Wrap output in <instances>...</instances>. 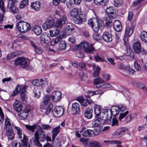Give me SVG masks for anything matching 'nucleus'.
I'll list each match as a JSON object with an SVG mask.
<instances>
[{"label": "nucleus", "mask_w": 147, "mask_h": 147, "mask_svg": "<svg viewBox=\"0 0 147 147\" xmlns=\"http://www.w3.org/2000/svg\"><path fill=\"white\" fill-rule=\"evenodd\" d=\"M32 31L36 35H39L41 34L42 30L41 27L39 26H35L33 27Z\"/></svg>", "instance_id": "obj_28"}, {"label": "nucleus", "mask_w": 147, "mask_h": 147, "mask_svg": "<svg viewBox=\"0 0 147 147\" xmlns=\"http://www.w3.org/2000/svg\"><path fill=\"white\" fill-rule=\"evenodd\" d=\"M89 25L92 28L94 31L97 32L99 30V28L102 26V23L100 21H97L96 19H92L88 22Z\"/></svg>", "instance_id": "obj_4"}, {"label": "nucleus", "mask_w": 147, "mask_h": 147, "mask_svg": "<svg viewBox=\"0 0 147 147\" xmlns=\"http://www.w3.org/2000/svg\"><path fill=\"white\" fill-rule=\"evenodd\" d=\"M104 83V81L99 78H95L94 81V83L96 85V87L97 88L102 87Z\"/></svg>", "instance_id": "obj_17"}, {"label": "nucleus", "mask_w": 147, "mask_h": 147, "mask_svg": "<svg viewBox=\"0 0 147 147\" xmlns=\"http://www.w3.org/2000/svg\"><path fill=\"white\" fill-rule=\"evenodd\" d=\"M31 7L35 10H38L40 7V2L39 1H36L32 3L31 5Z\"/></svg>", "instance_id": "obj_21"}, {"label": "nucleus", "mask_w": 147, "mask_h": 147, "mask_svg": "<svg viewBox=\"0 0 147 147\" xmlns=\"http://www.w3.org/2000/svg\"><path fill=\"white\" fill-rule=\"evenodd\" d=\"M6 135L8 137L9 139L12 140L14 137V134L12 129H6Z\"/></svg>", "instance_id": "obj_25"}, {"label": "nucleus", "mask_w": 147, "mask_h": 147, "mask_svg": "<svg viewBox=\"0 0 147 147\" xmlns=\"http://www.w3.org/2000/svg\"><path fill=\"white\" fill-rule=\"evenodd\" d=\"M46 136L43 134H39L38 131H36L34 134V137H33V140L34 144L38 147H42V145L40 143L39 140L41 142H44L46 140Z\"/></svg>", "instance_id": "obj_2"}, {"label": "nucleus", "mask_w": 147, "mask_h": 147, "mask_svg": "<svg viewBox=\"0 0 147 147\" xmlns=\"http://www.w3.org/2000/svg\"><path fill=\"white\" fill-rule=\"evenodd\" d=\"M102 38L104 41L107 42H111L112 40L111 36L107 32L103 33Z\"/></svg>", "instance_id": "obj_16"}, {"label": "nucleus", "mask_w": 147, "mask_h": 147, "mask_svg": "<svg viewBox=\"0 0 147 147\" xmlns=\"http://www.w3.org/2000/svg\"><path fill=\"white\" fill-rule=\"evenodd\" d=\"M54 25V20L52 18L48 19L43 25V28L46 30L47 29L52 28Z\"/></svg>", "instance_id": "obj_7"}, {"label": "nucleus", "mask_w": 147, "mask_h": 147, "mask_svg": "<svg viewBox=\"0 0 147 147\" xmlns=\"http://www.w3.org/2000/svg\"><path fill=\"white\" fill-rule=\"evenodd\" d=\"M51 97L48 95H46L43 98V101L41 105H48V102L50 100Z\"/></svg>", "instance_id": "obj_43"}, {"label": "nucleus", "mask_w": 147, "mask_h": 147, "mask_svg": "<svg viewBox=\"0 0 147 147\" xmlns=\"http://www.w3.org/2000/svg\"><path fill=\"white\" fill-rule=\"evenodd\" d=\"M93 102L92 100L84 99L81 103L82 105L84 107L87 106L88 104H92Z\"/></svg>", "instance_id": "obj_41"}, {"label": "nucleus", "mask_w": 147, "mask_h": 147, "mask_svg": "<svg viewBox=\"0 0 147 147\" xmlns=\"http://www.w3.org/2000/svg\"><path fill=\"white\" fill-rule=\"evenodd\" d=\"M0 8L1 10L4 12L5 11L4 7V3L3 0H0Z\"/></svg>", "instance_id": "obj_56"}, {"label": "nucleus", "mask_w": 147, "mask_h": 147, "mask_svg": "<svg viewBox=\"0 0 147 147\" xmlns=\"http://www.w3.org/2000/svg\"><path fill=\"white\" fill-rule=\"evenodd\" d=\"M40 107L42 111L47 115L50 113L52 109L53 105L51 103L49 105H41Z\"/></svg>", "instance_id": "obj_6"}, {"label": "nucleus", "mask_w": 147, "mask_h": 147, "mask_svg": "<svg viewBox=\"0 0 147 147\" xmlns=\"http://www.w3.org/2000/svg\"><path fill=\"white\" fill-rule=\"evenodd\" d=\"M79 9L78 8L73 9L71 12V15L72 17H76L79 14Z\"/></svg>", "instance_id": "obj_38"}, {"label": "nucleus", "mask_w": 147, "mask_h": 147, "mask_svg": "<svg viewBox=\"0 0 147 147\" xmlns=\"http://www.w3.org/2000/svg\"><path fill=\"white\" fill-rule=\"evenodd\" d=\"M83 35L86 38H88L90 36L89 32L86 30H84L83 31Z\"/></svg>", "instance_id": "obj_63"}, {"label": "nucleus", "mask_w": 147, "mask_h": 147, "mask_svg": "<svg viewBox=\"0 0 147 147\" xmlns=\"http://www.w3.org/2000/svg\"><path fill=\"white\" fill-rule=\"evenodd\" d=\"M94 133V131L92 130H87L84 131L83 132L82 135L84 137H90Z\"/></svg>", "instance_id": "obj_33"}, {"label": "nucleus", "mask_w": 147, "mask_h": 147, "mask_svg": "<svg viewBox=\"0 0 147 147\" xmlns=\"http://www.w3.org/2000/svg\"><path fill=\"white\" fill-rule=\"evenodd\" d=\"M113 26L115 30L117 32H120L122 29V26L121 22L118 20L114 21Z\"/></svg>", "instance_id": "obj_13"}, {"label": "nucleus", "mask_w": 147, "mask_h": 147, "mask_svg": "<svg viewBox=\"0 0 147 147\" xmlns=\"http://www.w3.org/2000/svg\"><path fill=\"white\" fill-rule=\"evenodd\" d=\"M100 120L99 119H96L94 120L92 122V125L93 127H96L98 126L99 124H101V122L100 121Z\"/></svg>", "instance_id": "obj_47"}, {"label": "nucleus", "mask_w": 147, "mask_h": 147, "mask_svg": "<svg viewBox=\"0 0 147 147\" xmlns=\"http://www.w3.org/2000/svg\"><path fill=\"white\" fill-rule=\"evenodd\" d=\"M133 47L134 51L136 53L139 54L141 51V44L140 42H137L134 43Z\"/></svg>", "instance_id": "obj_14"}, {"label": "nucleus", "mask_w": 147, "mask_h": 147, "mask_svg": "<svg viewBox=\"0 0 147 147\" xmlns=\"http://www.w3.org/2000/svg\"><path fill=\"white\" fill-rule=\"evenodd\" d=\"M126 129L125 128H121L117 130L115 132V135L117 137H121L125 133Z\"/></svg>", "instance_id": "obj_23"}, {"label": "nucleus", "mask_w": 147, "mask_h": 147, "mask_svg": "<svg viewBox=\"0 0 147 147\" xmlns=\"http://www.w3.org/2000/svg\"><path fill=\"white\" fill-rule=\"evenodd\" d=\"M76 49L79 50L83 49L84 51L87 53H92L95 51V49L91 44L89 45L87 42H83L76 47Z\"/></svg>", "instance_id": "obj_1"}, {"label": "nucleus", "mask_w": 147, "mask_h": 147, "mask_svg": "<svg viewBox=\"0 0 147 147\" xmlns=\"http://www.w3.org/2000/svg\"><path fill=\"white\" fill-rule=\"evenodd\" d=\"M88 147H101V144L96 141L90 142L88 144Z\"/></svg>", "instance_id": "obj_29"}, {"label": "nucleus", "mask_w": 147, "mask_h": 147, "mask_svg": "<svg viewBox=\"0 0 147 147\" xmlns=\"http://www.w3.org/2000/svg\"><path fill=\"white\" fill-rule=\"evenodd\" d=\"M13 108L17 111L20 112L22 111L23 106L21 102L18 100H16L13 104Z\"/></svg>", "instance_id": "obj_12"}, {"label": "nucleus", "mask_w": 147, "mask_h": 147, "mask_svg": "<svg viewBox=\"0 0 147 147\" xmlns=\"http://www.w3.org/2000/svg\"><path fill=\"white\" fill-rule=\"evenodd\" d=\"M60 128V126L54 128L52 131V140H54L59 131Z\"/></svg>", "instance_id": "obj_24"}, {"label": "nucleus", "mask_w": 147, "mask_h": 147, "mask_svg": "<svg viewBox=\"0 0 147 147\" xmlns=\"http://www.w3.org/2000/svg\"><path fill=\"white\" fill-rule=\"evenodd\" d=\"M20 96L22 100L26 101L27 100V97L25 93L21 92Z\"/></svg>", "instance_id": "obj_61"}, {"label": "nucleus", "mask_w": 147, "mask_h": 147, "mask_svg": "<svg viewBox=\"0 0 147 147\" xmlns=\"http://www.w3.org/2000/svg\"><path fill=\"white\" fill-rule=\"evenodd\" d=\"M94 112L95 117L96 118H98L101 112L100 107L97 105H95L94 106Z\"/></svg>", "instance_id": "obj_26"}, {"label": "nucleus", "mask_w": 147, "mask_h": 147, "mask_svg": "<svg viewBox=\"0 0 147 147\" xmlns=\"http://www.w3.org/2000/svg\"><path fill=\"white\" fill-rule=\"evenodd\" d=\"M98 119H100V121L101 122V124H106L108 122L107 117L106 116L104 112L102 113L101 116Z\"/></svg>", "instance_id": "obj_31"}, {"label": "nucleus", "mask_w": 147, "mask_h": 147, "mask_svg": "<svg viewBox=\"0 0 147 147\" xmlns=\"http://www.w3.org/2000/svg\"><path fill=\"white\" fill-rule=\"evenodd\" d=\"M71 111L74 114H78L80 112L79 104L77 102H74L72 105Z\"/></svg>", "instance_id": "obj_9"}, {"label": "nucleus", "mask_w": 147, "mask_h": 147, "mask_svg": "<svg viewBox=\"0 0 147 147\" xmlns=\"http://www.w3.org/2000/svg\"><path fill=\"white\" fill-rule=\"evenodd\" d=\"M104 113L106 116L107 117V121H109L111 122V121L112 118V115L110 109H107L105 110Z\"/></svg>", "instance_id": "obj_30"}, {"label": "nucleus", "mask_w": 147, "mask_h": 147, "mask_svg": "<svg viewBox=\"0 0 147 147\" xmlns=\"http://www.w3.org/2000/svg\"><path fill=\"white\" fill-rule=\"evenodd\" d=\"M65 20H62V19H59L56 22L55 27L57 28H60L64 26L65 24Z\"/></svg>", "instance_id": "obj_18"}, {"label": "nucleus", "mask_w": 147, "mask_h": 147, "mask_svg": "<svg viewBox=\"0 0 147 147\" xmlns=\"http://www.w3.org/2000/svg\"><path fill=\"white\" fill-rule=\"evenodd\" d=\"M25 126L27 129L31 131L32 132H34V131L36 127V125L35 124L32 126L28 125H25Z\"/></svg>", "instance_id": "obj_45"}, {"label": "nucleus", "mask_w": 147, "mask_h": 147, "mask_svg": "<svg viewBox=\"0 0 147 147\" xmlns=\"http://www.w3.org/2000/svg\"><path fill=\"white\" fill-rule=\"evenodd\" d=\"M17 29L20 32L25 33L29 31L31 26L29 24L23 21H19L16 25Z\"/></svg>", "instance_id": "obj_3"}, {"label": "nucleus", "mask_w": 147, "mask_h": 147, "mask_svg": "<svg viewBox=\"0 0 147 147\" xmlns=\"http://www.w3.org/2000/svg\"><path fill=\"white\" fill-rule=\"evenodd\" d=\"M15 128L16 129L19 137L20 138H22V129H20V128L15 126Z\"/></svg>", "instance_id": "obj_51"}, {"label": "nucleus", "mask_w": 147, "mask_h": 147, "mask_svg": "<svg viewBox=\"0 0 147 147\" xmlns=\"http://www.w3.org/2000/svg\"><path fill=\"white\" fill-rule=\"evenodd\" d=\"M64 113V110L63 108L60 106L56 107L52 111V113L54 116L58 117L62 116Z\"/></svg>", "instance_id": "obj_5"}, {"label": "nucleus", "mask_w": 147, "mask_h": 147, "mask_svg": "<svg viewBox=\"0 0 147 147\" xmlns=\"http://www.w3.org/2000/svg\"><path fill=\"white\" fill-rule=\"evenodd\" d=\"M18 55V53L16 52L9 53L7 56V59L8 60H9L13 57H16Z\"/></svg>", "instance_id": "obj_44"}, {"label": "nucleus", "mask_w": 147, "mask_h": 147, "mask_svg": "<svg viewBox=\"0 0 147 147\" xmlns=\"http://www.w3.org/2000/svg\"><path fill=\"white\" fill-rule=\"evenodd\" d=\"M7 7H9L11 12L13 13H17L18 12V9L15 7L14 3L11 0H9L8 2Z\"/></svg>", "instance_id": "obj_8"}, {"label": "nucleus", "mask_w": 147, "mask_h": 147, "mask_svg": "<svg viewBox=\"0 0 147 147\" xmlns=\"http://www.w3.org/2000/svg\"><path fill=\"white\" fill-rule=\"evenodd\" d=\"M110 110L112 115H113L114 117L117 115L119 113V110L118 106H112L111 109Z\"/></svg>", "instance_id": "obj_22"}, {"label": "nucleus", "mask_w": 147, "mask_h": 147, "mask_svg": "<svg viewBox=\"0 0 147 147\" xmlns=\"http://www.w3.org/2000/svg\"><path fill=\"white\" fill-rule=\"evenodd\" d=\"M24 61H24L25 62H23V61H22V64L21 65V66L23 68H26V67L28 66L27 61L24 58Z\"/></svg>", "instance_id": "obj_62"}, {"label": "nucleus", "mask_w": 147, "mask_h": 147, "mask_svg": "<svg viewBox=\"0 0 147 147\" xmlns=\"http://www.w3.org/2000/svg\"><path fill=\"white\" fill-rule=\"evenodd\" d=\"M60 32L59 30L56 29L50 31V33L51 37L56 36L59 35Z\"/></svg>", "instance_id": "obj_42"}, {"label": "nucleus", "mask_w": 147, "mask_h": 147, "mask_svg": "<svg viewBox=\"0 0 147 147\" xmlns=\"http://www.w3.org/2000/svg\"><path fill=\"white\" fill-rule=\"evenodd\" d=\"M125 70H128L129 74H133L134 72V69L129 68V67L128 66H126Z\"/></svg>", "instance_id": "obj_52"}, {"label": "nucleus", "mask_w": 147, "mask_h": 147, "mask_svg": "<svg viewBox=\"0 0 147 147\" xmlns=\"http://www.w3.org/2000/svg\"><path fill=\"white\" fill-rule=\"evenodd\" d=\"M104 23H105V25L107 27L110 28L113 25L112 19L109 17H105L103 20Z\"/></svg>", "instance_id": "obj_15"}, {"label": "nucleus", "mask_w": 147, "mask_h": 147, "mask_svg": "<svg viewBox=\"0 0 147 147\" xmlns=\"http://www.w3.org/2000/svg\"><path fill=\"white\" fill-rule=\"evenodd\" d=\"M92 108H90L89 107L87 108L84 111L85 117L88 119H90L92 116Z\"/></svg>", "instance_id": "obj_20"}, {"label": "nucleus", "mask_w": 147, "mask_h": 147, "mask_svg": "<svg viewBox=\"0 0 147 147\" xmlns=\"http://www.w3.org/2000/svg\"><path fill=\"white\" fill-rule=\"evenodd\" d=\"M28 114V111L26 110L21 111L20 114H18V115L20 119H24L27 118Z\"/></svg>", "instance_id": "obj_19"}, {"label": "nucleus", "mask_w": 147, "mask_h": 147, "mask_svg": "<svg viewBox=\"0 0 147 147\" xmlns=\"http://www.w3.org/2000/svg\"><path fill=\"white\" fill-rule=\"evenodd\" d=\"M105 11L107 14L108 15L113 11H115V10L112 7L110 6L106 9Z\"/></svg>", "instance_id": "obj_49"}, {"label": "nucleus", "mask_w": 147, "mask_h": 147, "mask_svg": "<svg viewBox=\"0 0 147 147\" xmlns=\"http://www.w3.org/2000/svg\"><path fill=\"white\" fill-rule=\"evenodd\" d=\"M22 146H27L28 144V138L24 134L22 140Z\"/></svg>", "instance_id": "obj_39"}, {"label": "nucleus", "mask_w": 147, "mask_h": 147, "mask_svg": "<svg viewBox=\"0 0 147 147\" xmlns=\"http://www.w3.org/2000/svg\"><path fill=\"white\" fill-rule=\"evenodd\" d=\"M34 50L35 52L39 54H41L43 53V51L42 49L38 47H36L35 49H34Z\"/></svg>", "instance_id": "obj_58"}, {"label": "nucleus", "mask_w": 147, "mask_h": 147, "mask_svg": "<svg viewBox=\"0 0 147 147\" xmlns=\"http://www.w3.org/2000/svg\"><path fill=\"white\" fill-rule=\"evenodd\" d=\"M140 38L142 41L147 43V32L145 31L142 32L140 34Z\"/></svg>", "instance_id": "obj_34"}, {"label": "nucleus", "mask_w": 147, "mask_h": 147, "mask_svg": "<svg viewBox=\"0 0 147 147\" xmlns=\"http://www.w3.org/2000/svg\"><path fill=\"white\" fill-rule=\"evenodd\" d=\"M118 107L119 110H120L122 112H123L126 109V107L121 104L119 105Z\"/></svg>", "instance_id": "obj_53"}, {"label": "nucleus", "mask_w": 147, "mask_h": 147, "mask_svg": "<svg viewBox=\"0 0 147 147\" xmlns=\"http://www.w3.org/2000/svg\"><path fill=\"white\" fill-rule=\"evenodd\" d=\"M134 27L132 26L130 27H126L125 30V35L126 36H129L133 33Z\"/></svg>", "instance_id": "obj_27"}, {"label": "nucleus", "mask_w": 147, "mask_h": 147, "mask_svg": "<svg viewBox=\"0 0 147 147\" xmlns=\"http://www.w3.org/2000/svg\"><path fill=\"white\" fill-rule=\"evenodd\" d=\"M45 36L42 34L40 37V42L42 44H44L46 43V40L45 38Z\"/></svg>", "instance_id": "obj_50"}, {"label": "nucleus", "mask_w": 147, "mask_h": 147, "mask_svg": "<svg viewBox=\"0 0 147 147\" xmlns=\"http://www.w3.org/2000/svg\"><path fill=\"white\" fill-rule=\"evenodd\" d=\"M114 5L115 7H119L121 5V3L119 0H114Z\"/></svg>", "instance_id": "obj_64"}, {"label": "nucleus", "mask_w": 147, "mask_h": 147, "mask_svg": "<svg viewBox=\"0 0 147 147\" xmlns=\"http://www.w3.org/2000/svg\"><path fill=\"white\" fill-rule=\"evenodd\" d=\"M34 96L37 97V98L39 97L40 92L38 90H35L34 91Z\"/></svg>", "instance_id": "obj_60"}, {"label": "nucleus", "mask_w": 147, "mask_h": 147, "mask_svg": "<svg viewBox=\"0 0 147 147\" xmlns=\"http://www.w3.org/2000/svg\"><path fill=\"white\" fill-rule=\"evenodd\" d=\"M24 58L20 57L17 58L15 60L14 64L16 65H20L21 66L22 61L25 62Z\"/></svg>", "instance_id": "obj_37"}, {"label": "nucleus", "mask_w": 147, "mask_h": 147, "mask_svg": "<svg viewBox=\"0 0 147 147\" xmlns=\"http://www.w3.org/2000/svg\"><path fill=\"white\" fill-rule=\"evenodd\" d=\"M62 39L61 36H59L56 37L55 39H53L51 42V44L52 46H54L57 44L59 42H60Z\"/></svg>", "instance_id": "obj_32"}, {"label": "nucleus", "mask_w": 147, "mask_h": 147, "mask_svg": "<svg viewBox=\"0 0 147 147\" xmlns=\"http://www.w3.org/2000/svg\"><path fill=\"white\" fill-rule=\"evenodd\" d=\"M100 68L98 66H97L94 71L93 76L94 77H97L99 75Z\"/></svg>", "instance_id": "obj_40"}, {"label": "nucleus", "mask_w": 147, "mask_h": 147, "mask_svg": "<svg viewBox=\"0 0 147 147\" xmlns=\"http://www.w3.org/2000/svg\"><path fill=\"white\" fill-rule=\"evenodd\" d=\"M12 125L9 121V119L8 118H6L5 121V129H12Z\"/></svg>", "instance_id": "obj_35"}, {"label": "nucleus", "mask_w": 147, "mask_h": 147, "mask_svg": "<svg viewBox=\"0 0 147 147\" xmlns=\"http://www.w3.org/2000/svg\"><path fill=\"white\" fill-rule=\"evenodd\" d=\"M94 59L97 62L106 61L105 60L103 59L98 54L94 56Z\"/></svg>", "instance_id": "obj_48"}, {"label": "nucleus", "mask_w": 147, "mask_h": 147, "mask_svg": "<svg viewBox=\"0 0 147 147\" xmlns=\"http://www.w3.org/2000/svg\"><path fill=\"white\" fill-rule=\"evenodd\" d=\"M53 95L51 96L52 100L53 102H56L61 98V93L59 91H56L53 93Z\"/></svg>", "instance_id": "obj_10"}, {"label": "nucleus", "mask_w": 147, "mask_h": 147, "mask_svg": "<svg viewBox=\"0 0 147 147\" xmlns=\"http://www.w3.org/2000/svg\"><path fill=\"white\" fill-rule=\"evenodd\" d=\"M28 4V0H24L22 1L20 3V7L21 8H23L26 6H27Z\"/></svg>", "instance_id": "obj_46"}, {"label": "nucleus", "mask_w": 147, "mask_h": 147, "mask_svg": "<svg viewBox=\"0 0 147 147\" xmlns=\"http://www.w3.org/2000/svg\"><path fill=\"white\" fill-rule=\"evenodd\" d=\"M93 38L95 40L97 41L100 40L101 39V38L99 34L97 33H95L94 34Z\"/></svg>", "instance_id": "obj_59"}, {"label": "nucleus", "mask_w": 147, "mask_h": 147, "mask_svg": "<svg viewBox=\"0 0 147 147\" xmlns=\"http://www.w3.org/2000/svg\"><path fill=\"white\" fill-rule=\"evenodd\" d=\"M108 17L109 18L111 19H114L116 16V14L115 13V11H113L112 13L108 15Z\"/></svg>", "instance_id": "obj_55"}, {"label": "nucleus", "mask_w": 147, "mask_h": 147, "mask_svg": "<svg viewBox=\"0 0 147 147\" xmlns=\"http://www.w3.org/2000/svg\"><path fill=\"white\" fill-rule=\"evenodd\" d=\"M85 20V16L82 14H80L74 18V20L75 23L78 24L82 23Z\"/></svg>", "instance_id": "obj_11"}, {"label": "nucleus", "mask_w": 147, "mask_h": 147, "mask_svg": "<svg viewBox=\"0 0 147 147\" xmlns=\"http://www.w3.org/2000/svg\"><path fill=\"white\" fill-rule=\"evenodd\" d=\"M66 47V43L64 40H61L60 42L58 47V49L60 50L65 49Z\"/></svg>", "instance_id": "obj_36"}, {"label": "nucleus", "mask_w": 147, "mask_h": 147, "mask_svg": "<svg viewBox=\"0 0 147 147\" xmlns=\"http://www.w3.org/2000/svg\"><path fill=\"white\" fill-rule=\"evenodd\" d=\"M128 113V111H127L125 113H120L119 117V120H120L121 119H123Z\"/></svg>", "instance_id": "obj_54"}, {"label": "nucleus", "mask_w": 147, "mask_h": 147, "mask_svg": "<svg viewBox=\"0 0 147 147\" xmlns=\"http://www.w3.org/2000/svg\"><path fill=\"white\" fill-rule=\"evenodd\" d=\"M134 66L135 69L138 71H139L141 70V67L140 65L138 64L137 62H135L134 63Z\"/></svg>", "instance_id": "obj_57"}]
</instances>
